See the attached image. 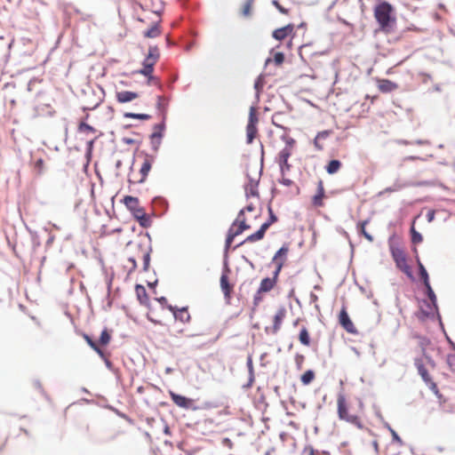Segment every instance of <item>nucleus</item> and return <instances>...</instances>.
<instances>
[{
	"label": "nucleus",
	"mask_w": 455,
	"mask_h": 455,
	"mask_svg": "<svg viewBox=\"0 0 455 455\" xmlns=\"http://www.w3.org/2000/svg\"><path fill=\"white\" fill-rule=\"evenodd\" d=\"M273 5L275 6V8L283 14L288 15L289 14V9L284 8L277 0L272 1Z\"/></svg>",
	"instance_id": "nucleus-43"
},
{
	"label": "nucleus",
	"mask_w": 455,
	"mask_h": 455,
	"mask_svg": "<svg viewBox=\"0 0 455 455\" xmlns=\"http://www.w3.org/2000/svg\"><path fill=\"white\" fill-rule=\"evenodd\" d=\"M154 71V68L150 67V65L143 64V68L137 71V73L141 74L145 76H148L149 80L153 79L152 73Z\"/></svg>",
	"instance_id": "nucleus-37"
},
{
	"label": "nucleus",
	"mask_w": 455,
	"mask_h": 455,
	"mask_svg": "<svg viewBox=\"0 0 455 455\" xmlns=\"http://www.w3.org/2000/svg\"><path fill=\"white\" fill-rule=\"evenodd\" d=\"M274 61L276 65H281L284 61V55L282 52H276L274 55Z\"/></svg>",
	"instance_id": "nucleus-46"
},
{
	"label": "nucleus",
	"mask_w": 455,
	"mask_h": 455,
	"mask_svg": "<svg viewBox=\"0 0 455 455\" xmlns=\"http://www.w3.org/2000/svg\"><path fill=\"white\" fill-rule=\"evenodd\" d=\"M261 176V168L257 163L250 164L247 166L246 177L248 182L245 184V193L247 197L259 198L258 186Z\"/></svg>",
	"instance_id": "nucleus-5"
},
{
	"label": "nucleus",
	"mask_w": 455,
	"mask_h": 455,
	"mask_svg": "<svg viewBox=\"0 0 455 455\" xmlns=\"http://www.w3.org/2000/svg\"><path fill=\"white\" fill-rule=\"evenodd\" d=\"M268 213H269V220L267 222L263 223L260 226V228L257 232H255V233L251 234V235L247 236L246 239L244 240V242L254 243V242L261 240L264 237L265 233L267 230V228L273 223L277 221V218L275 215V213H274V212H273L271 207H268Z\"/></svg>",
	"instance_id": "nucleus-8"
},
{
	"label": "nucleus",
	"mask_w": 455,
	"mask_h": 455,
	"mask_svg": "<svg viewBox=\"0 0 455 455\" xmlns=\"http://www.w3.org/2000/svg\"><path fill=\"white\" fill-rule=\"evenodd\" d=\"M301 455H320L318 451H315L312 446L308 445L304 447Z\"/></svg>",
	"instance_id": "nucleus-42"
},
{
	"label": "nucleus",
	"mask_w": 455,
	"mask_h": 455,
	"mask_svg": "<svg viewBox=\"0 0 455 455\" xmlns=\"http://www.w3.org/2000/svg\"><path fill=\"white\" fill-rule=\"evenodd\" d=\"M169 395L172 398V401L180 408L182 409H190L193 407L194 401L190 398L183 396L181 395H178L173 391H169Z\"/></svg>",
	"instance_id": "nucleus-19"
},
{
	"label": "nucleus",
	"mask_w": 455,
	"mask_h": 455,
	"mask_svg": "<svg viewBox=\"0 0 455 455\" xmlns=\"http://www.w3.org/2000/svg\"><path fill=\"white\" fill-rule=\"evenodd\" d=\"M299 339L300 343L303 344L304 346L308 347L310 345L309 333H308L307 329L306 327H303L300 330V332H299Z\"/></svg>",
	"instance_id": "nucleus-33"
},
{
	"label": "nucleus",
	"mask_w": 455,
	"mask_h": 455,
	"mask_svg": "<svg viewBox=\"0 0 455 455\" xmlns=\"http://www.w3.org/2000/svg\"><path fill=\"white\" fill-rule=\"evenodd\" d=\"M78 132L84 136V139L88 140V142H93L101 134L94 127L88 124L86 122L82 121L78 126Z\"/></svg>",
	"instance_id": "nucleus-15"
},
{
	"label": "nucleus",
	"mask_w": 455,
	"mask_h": 455,
	"mask_svg": "<svg viewBox=\"0 0 455 455\" xmlns=\"http://www.w3.org/2000/svg\"><path fill=\"white\" fill-rule=\"evenodd\" d=\"M159 301L160 302H166V299L164 297H162L161 299H159Z\"/></svg>",
	"instance_id": "nucleus-52"
},
{
	"label": "nucleus",
	"mask_w": 455,
	"mask_h": 455,
	"mask_svg": "<svg viewBox=\"0 0 455 455\" xmlns=\"http://www.w3.org/2000/svg\"><path fill=\"white\" fill-rule=\"evenodd\" d=\"M331 132V131H323V132H318V134L315 137V142H317L318 140L328 139Z\"/></svg>",
	"instance_id": "nucleus-44"
},
{
	"label": "nucleus",
	"mask_w": 455,
	"mask_h": 455,
	"mask_svg": "<svg viewBox=\"0 0 455 455\" xmlns=\"http://www.w3.org/2000/svg\"><path fill=\"white\" fill-rule=\"evenodd\" d=\"M161 134L158 133V132H154L152 135H151V138L154 140V139H160L161 138Z\"/></svg>",
	"instance_id": "nucleus-50"
},
{
	"label": "nucleus",
	"mask_w": 455,
	"mask_h": 455,
	"mask_svg": "<svg viewBox=\"0 0 455 455\" xmlns=\"http://www.w3.org/2000/svg\"><path fill=\"white\" fill-rule=\"evenodd\" d=\"M278 275H275L274 272L273 277H266L261 280L257 294L265 293L270 291L277 283Z\"/></svg>",
	"instance_id": "nucleus-21"
},
{
	"label": "nucleus",
	"mask_w": 455,
	"mask_h": 455,
	"mask_svg": "<svg viewBox=\"0 0 455 455\" xmlns=\"http://www.w3.org/2000/svg\"><path fill=\"white\" fill-rule=\"evenodd\" d=\"M415 366L418 370L419 374L421 376L424 382L427 385V387L435 394L438 393V387L436 383L430 377L427 370L426 369L421 359L415 360Z\"/></svg>",
	"instance_id": "nucleus-10"
},
{
	"label": "nucleus",
	"mask_w": 455,
	"mask_h": 455,
	"mask_svg": "<svg viewBox=\"0 0 455 455\" xmlns=\"http://www.w3.org/2000/svg\"><path fill=\"white\" fill-rule=\"evenodd\" d=\"M124 142L130 143V142H133V140H131V139H125V140H124Z\"/></svg>",
	"instance_id": "nucleus-53"
},
{
	"label": "nucleus",
	"mask_w": 455,
	"mask_h": 455,
	"mask_svg": "<svg viewBox=\"0 0 455 455\" xmlns=\"http://www.w3.org/2000/svg\"><path fill=\"white\" fill-rule=\"evenodd\" d=\"M315 379V372L312 370L306 371L300 377L303 385L310 384Z\"/></svg>",
	"instance_id": "nucleus-34"
},
{
	"label": "nucleus",
	"mask_w": 455,
	"mask_h": 455,
	"mask_svg": "<svg viewBox=\"0 0 455 455\" xmlns=\"http://www.w3.org/2000/svg\"><path fill=\"white\" fill-rule=\"evenodd\" d=\"M258 123V116L254 108H250L249 121L246 127L247 141L251 142L257 134L256 124Z\"/></svg>",
	"instance_id": "nucleus-12"
},
{
	"label": "nucleus",
	"mask_w": 455,
	"mask_h": 455,
	"mask_svg": "<svg viewBox=\"0 0 455 455\" xmlns=\"http://www.w3.org/2000/svg\"><path fill=\"white\" fill-rule=\"evenodd\" d=\"M125 117L133 118V119H140V120H148L150 118L149 115L147 114H134V113H125Z\"/></svg>",
	"instance_id": "nucleus-39"
},
{
	"label": "nucleus",
	"mask_w": 455,
	"mask_h": 455,
	"mask_svg": "<svg viewBox=\"0 0 455 455\" xmlns=\"http://www.w3.org/2000/svg\"><path fill=\"white\" fill-rule=\"evenodd\" d=\"M368 222H369L368 220H363L362 222H359L357 225V228H358V232L361 235H363L369 242H372L373 236L371 235H370L365 229V227L368 224Z\"/></svg>",
	"instance_id": "nucleus-29"
},
{
	"label": "nucleus",
	"mask_w": 455,
	"mask_h": 455,
	"mask_svg": "<svg viewBox=\"0 0 455 455\" xmlns=\"http://www.w3.org/2000/svg\"><path fill=\"white\" fill-rule=\"evenodd\" d=\"M83 338L87 342V344L92 348L101 358H105V353L100 348L99 344L95 342L88 334L83 333Z\"/></svg>",
	"instance_id": "nucleus-26"
},
{
	"label": "nucleus",
	"mask_w": 455,
	"mask_h": 455,
	"mask_svg": "<svg viewBox=\"0 0 455 455\" xmlns=\"http://www.w3.org/2000/svg\"><path fill=\"white\" fill-rule=\"evenodd\" d=\"M426 289H427V297L429 298V299L435 303L436 301V296L430 285V283H425L424 284Z\"/></svg>",
	"instance_id": "nucleus-41"
},
{
	"label": "nucleus",
	"mask_w": 455,
	"mask_h": 455,
	"mask_svg": "<svg viewBox=\"0 0 455 455\" xmlns=\"http://www.w3.org/2000/svg\"><path fill=\"white\" fill-rule=\"evenodd\" d=\"M411 242L413 243H419L422 242V240H423L422 235L418 231L415 230L413 226L411 227Z\"/></svg>",
	"instance_id": "nucleus-38"
},
{
	"label": "nucleus",
	"mask_w": 455,
	"mask_h": 455,
	"mask_svg": "<svg viewBox=\"0 0 455 455\" xmlns=\"http://www.w3.org/2000/svg\"><path fill=\"white\" fill-rule=\"evenodd\" d=\"M373 15L379 29L385 33H389L396 22L395 8L386 1L379 3L374 7Z\"/></svg>",
	"instance_id": "nucleus-3"
},
{
	"label": "nucleus",
	"mask_w": 455,
	"mask_h": 455,
	"mask_svg": "<svg viewBox=\"0 0 455 455\" xmlns=\"http://www.w3.org/2000/svg\"><path fill=\"white\" fill-rule=\"evenodd\" d=\"M433 219V213L431 215H429V220H431Z\"/></svg>",
	"instance_id": "nucleus-55"
},
{
	"label": "nucleus",
	"mask_w": 455,
	"mask_h": 455,
	"mask_svg": "<svg viewBox=\"0 0 455 455\" xmlns=\"http://www.w3.org/2000/svg\"><path fill=\"white\" fill-rule=\"evenodd\" d=\"M169 310L173 314L176 320H179L183 323H189L191 320V315L188 307L178 308L177 307L169 306Z\"/></svg>",
	"instance_id": "nucleus-20"
},
{
	"label": "nucleus",
	"mask_w": 455,
	"mask_h": 455,
	"mask_svg": "<svg viewBox=\"0 0 455 455\" xmlns=\"http://www.w3.org/2000/svg\"><path fill=\"white\" fill-rule=\"evenodd\" d=\"M325 197L323 181L319 180L317 181L316 193L311 199L312 205L315 208L323 207L324 205L323 200Z\"/></svg>",
	"instance_id": "nucleus-17"
},
{
	"label": "nucleus",
	"mask_w": 455,
	"mask_h": 455,
	"mask_svg": "<svg viewBox=\"0 0 455 455\" xmlns=\"http://www.w3.org/2000/svg\"><path fill=\"white\" fill-rule=\"evenodd\" d=\"M286 315V307L284 306L279 307L273 317V325L271 326L270 329L267 328L266 331H268V330H270V332L272 334H276L280 331L282 323Z\"/></svg>",
	"instance_id": "nucleus-14"
},
{
	"label": "nucleus",
	"mask_w": 455,
	"mask_h": 455,
	"mask_svg": "<svg viewBox=\"0 0 455 455\" xmlns=\"http://www.w3.org/2000/svg\"><path fill=\"white\" fill-rule=\"evenodd\" d=\"M141 258H142L143 262H144L143 269L145 271H147L148 268L149 260H150L149 253L148 252H143L142 255H141Z\"/></svg>",
	"instance_id": "nucleus-45"
},
{
	"label": "nucleus",
	"mask_w": 455,
	"mask_h": 455,
	"mask_svg": "<svg viewBox=\"0 0 455 455\" xmlns=\"http://www.w3.org/2000/svg\"><path fill=\"white\" fill-rule=\"evenodd\" d=\"M111 340V334L107 329H104L101 331L100 339H99V346H107Z\"/></svg>",
	"instance_id": "nucleus-35"
},
{
	"label": "nucleus",
	"mask_w": 455,
	"mask_h": 455,
	"mask_svg": "<svg viewBox=\"0 0 455 455\" xmlns=\"http://www.w3.org/2000/svg\"><path fill=\"white\" fill-rule=\"evenodd\" d=\"M378 89L383 93H388L398 89V84L388 79H378Z\"/></svg>",
	"instance_id": "nucleus-24"
},
{
	"label": "nucleus",
	"mask_w": 455,
	"mask_h": 455,
	"mask_svg": "<svg viewBox=\"0 0 455 455\" xmlns=\"http://www.w3.org/2000/svg\"><path fill=\"white\" fill-rule=\"evenodd\" d=\"M339 323L347 332L354 335L358 333V331L350 319L345 306L342 307L339 314Z\"/></svg>",
	"instance_id": "nucleus-11"
},
{
	"label": "nucleus",
	"mask_w": 455,
	"mask_h": 455,
	"mask_svg": "<svg viewBox=\"0 0 455 455\" xmlns=\"http://www.w3.org/2000/svg\"><path fill=\"white\" fill-rule=\"evenodd\" d=\"M363 403L360 398H348L344 393L337 395V414L340 420L346 421L359 429L363 427L362 413Z\"/></svg>",
	"instance_id": "nucleus-1"
},
{
	"label": "nucleus",
	"mask_w": 455,
	"mask_h": 455,
	"mask_svg": "<svg viewBox=\"0 0 455 455\" xmlns=\"http://www.w3.org/2000/svg\"><path fill=\"white\" fill-rule=\"evenodd\" d=\"M341 167V163L339 160H331L326 166V172L329 174L336 173Z\"/></svg>",
	"instance_id": "nucleus-31"
},
{
	"label": "nucleus",
	"mask_w": 455,
	"mask_h": 455,
	"mask_svg": "<svg viewBox=\"0 0 455 455\" xmlns=\"http://www.w3.org/2000/svg\"><path fill=\"white\" fill-rule=\"evenodd\" d=\"M418 266H419V275H420L424 284L429 283L428 274L419 259H418Z\"/></svg>",
	"instance_id": "nucleus-36"
},
{
	"label": "nucleus",
	"mask_w": 455,
	"mask_h": 455,
	"mask_svg": "<svg viewBox=\"0 0 455 455\" xmlns=\"http://www.w3.org/2000/svg\"><path fill=\"white\" fill-rule=\"evenodd\" d=\"M389 250L395 266L408 276H411V267L407 263V258L404 251L398 245H395L389 240Z\"/></svg>",
	"instance_id": "nucleus-6"
},
{
	"label": "nucleus",
	"mask_w": 455,
	"mask_h": 455,
	"mask_svg": "<svg viewBox=\"0 0 455 455\" xmlns=\"http://www.w3.org/2000/svg\"><path fill=\"white\" fill-rule=\"evenodd\" d=\"M389 429H390V432H391V435L393 437V441L397 443L398 444L402 445L403 441H402L401 437L397 435V433L394 429H392V428H389Z\"/></svg>",
	"instance_id": "nucleus-47"
},
{
	"label": "nucleus",
	"mask_w": 455,
	"mask_h": 455,
	"mask_svg": "<svg viewBox=\"0 0 455 455\" xmlns=\"http://www.w3.org/2000/svg\"><path fill=\"white\" fill-rule=\"evenodd\" d=\"M31 157L34 173L36 176H41L44 172V162L49 159L48 156L43 148H38L36 151L32 153Z\"/></svg>",
	"instance_id": "nucleus-9"
},
{
	"label": "nucleus",
	"mask_w": 455,
	"mask_h": 455,
	"mask_svg": "<svg viewBox=\"0 0 455 455\" xmlns=\"http://www.w3.org/2000/svg\"><path fill=\"white\" fill-rule=\"evenodd\" d=\"M254 0H246L242 8L241 14L244 17H249L251 14Z\"/></svg>",
	"instance_id": "nucleus-30"
},
{
	"label": "nucleus",
	"mask_w": 455,
	"mask_h": 455,
	"mask_svg": "<svg viewBox=\"0 0 455 455\" xmlns=\"http://www.w3.org/2000/svg\"><path fill=\"white\" fill-rule=\"evenodd\" d=\"M161 27L159 22H156L151 26L150 28L144 32V36L148 38H155L161 35Z\"/></svg>",
	"instance_id": "nucleus-28"
},
{
	"label": "nucleus",
	"mask_w": 455,
	"mask_h": 455,
	"mask_svg": "<svg viewBox=\"0 0 455 455\" xmlns=\"http://www.w3.org/2000/svg\"><path fill=\"white\" fill-rule=\"evenodd\" d=\"M289 247L287 245L282 246L274 255L272 263L275 266V275H279V273L286 261Z\"/></svg>",
	"instance_id": "nucleus-16"
},
{
	"label": "nucleus",
	"mask_w": 455,
	"mask_h": 455,
	"mask_svg": "<svg viewBox=\"0 0 455 455\" xmlns=\"http://www.w3.org/2000/svg\"><path fill=\"white\" fill-rule=\"evenodd\" d=\"M291 144H289L278 155V164L282 174H286L291 171V165L288 163V159L291 155Z\"/></svg>",
	"instance_id": "nucleus-13"
},
{
	"label": "nucleus",
	"mask_w": 455,
	"mask_h": 455,
	"mask_svg": "<svg viewBox=\"0 0 455 455\" xmlns=\"http://www.w3.org/2000/svg\"><path fill=\"white\" fill-rule=\"evenodd\" d=\"M4 445H5V442L4 441H1L0 442V452L4 450Z\"/></svg>",
	"instance_id": "nucleus-51"
},
{
	"label": "nucleus",
	"mask_w": 455,
	"mask_h": 455,
	"mask_svg": "<svg viewBox=\"0 0 455 455\" xmlns=\"http://www.w3.org/2000/svg\"><path fill=\"white\" fill-rule=\"evenodd\" d=\"M286 174H282V177L281 179L278 180L280 184L285 186V187H294L295 189H296V194L299 195V188L294 183L293 180H291V179L287 178L285 176Z\"/></svg>",
	"instance_id": "nucleus-32"
},
{
	"label": "nucleus",
	"mask_w": 455,
	"mask_h": 455,
	"mask_svg": "<svg viewBox=\"0 0 455 455\" xmlns=\"http://www.w3.org/2000/svg\"><path fill=\"white\" fill-rule=\"evenodd\" d=\"M160 58V52L157 46H150L148 49V53L145 58L143 64L150 65V67L154 68Z\"/></svg>",
	"instance_id": "nucleus-23"
},
{
	"label": "nucleus",
	"mask_w": 455,
	"mask_h": 455,
	"mask_svg": "<svg viewBox=\"0 0 455 455\" xmlns=\"http://www.w3.org/2000/svg\"><path fill=\"white\" fill-rule=\"evenodd\" d=\"M128 261H129V263H131V270L135 269L137 267L136 259L134 258H129Z\"/></svg>",
	"instance_id": "nucleus-49"
},
{
	"label": "nucleus",
	"mask_w": 455,
	"mask_h": 455,
	"mask_svg": "<svg viewBox=\"0 0 455 455\" xmlns=\"http://www.w3.org/2000/svg\"><path fill=\"white\" fill-rule=\"evenodd\" d=\"M258 216V212L251 204L240 211L236 219L229 228V245L235 236L251 228L253 220H256Z\"/></svg>",
	"instance_id": "nucleus-2"
},
{
	"label": "nucleus",
	"mask_w": 455,
	"mask_h": 455,
	"mask_svg": "<svg viewBox=\"0 0 455 455\" xmlns=\"http://www.w3.org/2000/svg\"><path fill=\"white\" fill-rule=\"evenodd\" d=\"M135 291L140 302L143 305H148L149 299L145 287L143 285L137 284L135 286Z\"/></svg>",
	"instance_id": "nucleus-27"
},
{
	"label": "nucleus",
	"mask_w": 455,
	"mask_h": 455,
	"mask_svg": "<svg viewBox=\"0 0 455 455\" xmlns=\"http://www.w3.org/2000/svg\"><path fill=\"white\" fill-rule=\"evenodd\" d=\"M220 285L225 297H228V237L225 241L223 272L220 277Z\"/></svg>",
	"instance_id": "nucleus-18"
},
{
	"label": "nucleus",
	"mask_w": 455,
	"mask_h": 455,
	"mask_svg": "<svg viewBox=\"0 0 455 455\" xmlns=\"http://www.w3.org/2000/svg\"><path fill=\"white\" fill-rule=\"evenodd\" d=\"M298 323H299V320H296L293 324L296 326L298 324Z\"/></svg>",
	"instance_id": "nucleus-54"
},
{
	"label": "nucleus",
	"mask_w": 455,
	"mask_h": 455,
	"mask_svg": "<svg viewBox=\"0 0 455 455\" xmlns=\"http://www.w3.org/2000/svg\"><path fill=\"white\" fill-rule=\"evenodd\" d=\"M164 100H165V99H164L163 96H158V97H157V108H158L159 109L164 108V104H165V103H164Z\"/></svg>",
	"instance_id": "nucleus-48"
},
{
	"label": "nucleus",
	"mask_w": 455,
	"mask_h": 455,
	"mask_svg": "<svg viewBox=\"0 0 455 455\" xmlns=\"http://www.w3.org/2000/svg\"><path fill=\"white\" fill-rule=\"evenodd\" d=\"M294 31V25L288 24L283 28H276L273 31V37L278 41H282L288 36L291 35Z\"/></svg>",
	"instance_id": "nucleus-22"
},
{
	"label": "nucleus",
	"mask_w": 455,
	"mask_h": 455,
	"mask_svg": "<svg viewBox=\"0 0 455 455\" xmlns=\"http://www.w3.org/2000/svg\"><path fill=\"white\" fill-rule=\"evenodd\" d=\"M446 363L448 364L449 369L455 372V354H449L446 357Z\"/></svg>",
	"instance_id": "nucleus-40"
},
{
	"label": "nucleus",
	"mask_w": 455,
	"mask_h": 455,
	"mask_svg": "<svg viewBox=\"0 0 455 455\" xmlns=\"http://www.w3.org/2000/svg\"><path fill=\"white\" fill-rule=\"evenodd\" d=\"M138 97H139V94L134 92L122 91V92H116V100L119 103L130 102V101L136 100Z\"/></svg>",
	"instance_id": "nucleus-25"
},
{
	"label": "nucleus",
	"mask_w": 455,
	"mask_h": 455,
	"mask_svg": "<svg viewBox=\"0 0 455 455\" xmlns=\"http://www.w3.org/2000/svg\"><path fill=\"white\" fill-rule=\"evenodd\" d=\"M154 156L150 155H143V162L138 174H132L129 178L130 183H143L152 167Z\"/></svg>",
	"instance_id": "nucleus-7"
},
{
	"label": "nucleus",
	"mask_w": 455,
	"mask_h": 455,
	"mask_svg": "<svg viewBox=\"0 0 455 455\" xmlns=\"http://www.w3.org/2000/svg\"><path fill=\"white\" fill-rule=\"evenodd\" d=\"M123 203L132 213L133 217L139 221L141 227L147 228L150 225V218L146 213L144 208L140 206L138 197L125 196L123 199Z\"/></svg>",
	"instance_id": "nucleus-4"
}]
</instances>
